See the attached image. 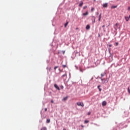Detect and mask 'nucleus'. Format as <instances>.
I'll return each instance as SVG.
<instances>
[{"mask_svg":"<svg viewBox=\"0 0 130 130\" xmlns=\"http://www.w3.org/2000/svg\"><path fill=\"white\" fill-rule=\"evenodd\" d=\"M118 26V23H116L115 25V26H114V28L116 30V29H117V26Z\"/></svg>","mask_w":130,"mask_h":130,"instance_id":"nucleus-8","label":"nucleus"},{"mask_svg":"<svg viewBox=\"0 0 130 130\" xmlns=\"http://www.w3.org/2000/svg\"><path fill=\"white\" fill-rule=\"evenodd\" d=\"M87 9V6H84V7H83V10H85V9Z\"/></svg>","mask_w":130,"mask_h":130,"instance_id":"nucleus-23","label":"nucleus"},{"mask_svg":"<svg viewBox=\"0 0 130 130\" xmlns=\"http://www.w3.org/2000/svg\"><path fill=\"white\" fill-rule=\"evenodd\" d=\"M62 68H63V69H65V68H67V65H62Z\"/></svg>","mask_w":130,"mask_h":130,"instance_id":"nucleus-20","label":"nucleus"},{"mask_svg":"<svg viewBox=\"0 0 130 130\" xmlns=\"http://www.w3.org/2000/svg\"><path fill=\"white\" fill-rule=\"evenodd\" d=\"M125 19L127 22L129 20V18L128 17H125Z\"/></svg>","mask_w":130,"mask_h":130,"instance_id":"nucleus-10","label":"nucleus"},{"mask_svg":"<svg viewBox=\"0 0 130 130\" xmlns=\"http://www.w3.org/2000/svg\"><path fill=\"white\" fill-rule=\"evenodd\" d=\"M88 11H87L85 13H83V16H88Z\"/></svg>","mask_w":130,"mask_h":130,"instance_id":"nucleus-6","label":"nucleus"},{"mask_svg":"<svg viewBox=\"0 0 130 130\" xmlns=\"http://www.w3.org/2000/svg\"><path fill=\"white\" fill-rule=\"evenodd\" d=\"M116 45L117 46V45H118V43H116Z\"/></svg>","mask_w":130,"mask_h":130,"instance_id":"nucleus-29","label":"nucleus"},{"mask_svg":"<svg viewBox=\"0 0 130 130\" xmlns=\"http://www.w3.org/2000/svg\"><path fill=\"white\" fill-rule=\"evenodd\" d=\"M111 46H112V45L110 44V45H109V47H111Z\"/></svg>","mask_w":130,"mask_h":130,"instance_id":"nucleus-30","label":"nucleus"},{"mask_svg":"<svg viewBox=\"0 0 130 130\" xmlns=\"http://www.w3.org/2000/svg\"><path fill=\"white\" fill-rule=\"evenodd\" d=\"M45 111H47V108L45 109Z\"/></svg>","mask_w":130,"mask_h":130,"instance_id":"nucleus-31","label":"nucleus"},{"mask_svg":"<svg viewBox=\"0 0 130 130\" xmlns=\"http://www.w3.org/2000/svg\"><path fill=\"white\" fill-rule=\"evenodd\" d=\"M63 130H67V129H66V128H63Z\"/></svg>","mask_w":130,"mask_h":130,"instance_id":"nucleus-36","label":"nucleus"},{"mask_svg":"<svg viewBox=\"0 0 130 130\" xmlns=\"http://www.w3.org/2000/svg\"><path fill=\"white\" fill-rule=\"evenodd\" d=\"M49 72H50L51 71V68H50L49 69Z\"/></svg>","mask_w":130,"mask_h":130,"instance_id":"nucleus-28","label":"nucleus"},{"mask_svg":"<svg viewBox=\"0 0 130 130\" xmlns=\"http://www.w3.org/2000/svg\"><path fill=\"white\" fill-rule=\"evenodd\" d=\"M127 89H128V93H129V94H130V89H129V87H128Z\"/></svg>","mask_w":130,"mask_h":130,"instance_id":"nucleus-21","label":"nucleus"},{"mask_svg":"<svg viewBox=\"0 0 130 130\" xmlns=\"http://www.w3.org/2000/svg\"><path fill=\"white\" fill-rule=\"evenodd\" d=\"M89 122V120H85L84 121V123H88Z\"/></svg>","mask_w":130,"mask_h":130,"instance_id":"nucleus-19","label":"nucleus"},{"mask_svg":"<svg viewBox=\"0 0 130 130\" xmlns=\"http://www.w3.org/2000/svg\"><path fill=\"white\" fill-rule=\"evenodd\" d=\"M58 68V66L55 67L54 68V71H56V69H57Z\"/></svg>","mask_w":130,"mask_h":130,"instance_id":"nucleus-18","label":"nucleus"},{"mask_svg":"<svg viewBox=\"0 0 130 130\" xmlns=\"http://www.w3.org/2000/svg\"><path fill=\"white\" fill-rule=\"evenodd\" d=\"M101 80L102 82H103V81H104V80H105V79L101 78Z\"/></svg>","mask_w":130,"mask_h":130,"instance_id":"nucleus-24","label":"nucleus"},{"mask_svg":"<svg viewBox=\"0 0 130 130\" xmlns=\"http://www.w3.org/2000/svg\"><path fill=\"white\" fill-rule=\"evenodd\" d=\"M63 101H66V100H68V96L63 98Z\"/></svg>","mask_w":130,"mask_h":130,"instance_id":"nucleus-13","label":"nucleus"},{"mask_svg":"<svg viewBox=\"0 0 130 130\" xmlns=\"http://www.w3.org/2000/svg\"><path fill=\"white\" fill-rule=\"evenodd\" d=\"M100 87H101V85H99L98 86V88L99 89L100 92H101V91H102V89L100 88Z\"/></svg>","mask_w":130,"mask_h":130,"instance_id":"nucleus-5","label":"nucleus"},{"mask_svg":"<svg viewBox=\"0 0 130 130\" xmlns=\"http://www.w3.org/2000/svg\"><path fill=\"white\" fill-rule=\"evenodd\" d=\"M91 114V112H89L88 113H87V115H90Z\"/></svg>","mask_w":130,"mask_h":130,"instance_id":"nucleus-22","label":"nucleus"},{"mask_svg":"<svg viewBox=\"0 0 130 130\" xmlns=\"http://www.w3.org/2000/svg\"><path fill=\"white\" fill-rule=\"evenodd\" d=\"M104 27H105V25H103V26H102V28H104Z\"/></svg>","mask_w":130,"mask_h":130,"instance_id":"nucleus-33","label":"nucleus"},{"mask_svg":"<svg viewBox=\"0 0 130 130\" xmlns=\"http://www.w3.org/2000/svg\"><path fill=\"white\" fill-rule=\"evenodd\" d=\"M127 10H128V11H130V7H128Z\"/></svg>","mask_w":130,"mask_h":130,"instance_id":"nucleus-26","label":"nucleus"},{"mask_svg":"<svg viewBox=\"0 0 130 130\" xmlns=\"http://www.w3.org/2000/svg\"><path fill=\"white\" fill-rule=\"evenodd\" d=\"M83 2H81L80 3V4H79V6L80 7H82V6H83Z\"/></svg>","mask_w":130,"mask_h":130,"instance_id":"nucleus-14","label":"nucleus"},{"mask_svg":"<svg viewBox=\"0 0 130 130\" xmlns=\"http://www.w3.org/2000/svg\"><path fill=\"white\" fill-rule=\"evenodd\" d=\"M101 76L102 77H104V74H101Z\"/></svg>","mask_w":130,"mask_h":130,"instance_id":"nucleus-32","label":"nucleus"},{"mask_svg":"<svg viewBox=\"0 0 130 130\" xmlns=\"http://www.w3.org/2000/svg\"><path fill=\"white\" fill-rule=\"evenodd\" d=\"M60 88H61V89H63V86H62V85H61V86H60Z\"/></svg>","mask_w":130,"mask_h":130,"instance_id":"nucleus-25","label":"nucleus"},{"mask_svg":"<svg viewBox=\"0 0 130 130\" xmlns=\"http://www.w3.org/2000/svg\"><path fill=\"white\" fill-rule=\"evenodd\" d=\"M50 122V119H47V123H49Z\"/></svg>","mask_w":130,"mask_h":130,"instance_id":"nucleus-17","label":"nucleus"},{"mask_svg":"<svg viewBox=\"0 0 130 130\" xmlns=\"http://www.w3.org/2000/svg\"><path fill=\"white\" fill-rule=\"evenodd\" d=\"M61 77L62 78H64V77H67V73H65L64 74H63Z\"/></svg>","mask_w":130,"mask_h":130,"instance_id":"nucleus-16","label":"nucleus"},{"mask_svg":"<svg viewBox=\"0 0 130 130\" xmlns=\"http://www.w3.org/2000/svg\"><path fill=\"white\" fill-rule=\"evenodd\" d=\"M81 72H83L82 70H81Z\"/></svg>","mask_w":130,"mask_h":130,"instance_id":"nucleus-38","label":"nucleus"},{"mask_svg":"<svg viewBox=\"0 0 130 130\" xmlns=\"http://www.w3.org/2000/svg\"><path fill=\"white\" fill-rule=\"evenodd\" d=\"M128 18H130V15L129 16V17Z\"/></svg>","mask_w":130,"mask_h":130,"instance_id":"nucleus-37","label":"nucleus"},{"mask_svg":"<svg viewBox=\"0 0 130 130\" xmlns=\"http://www.w3.org/2000/svg\"><path fill=\"white\" fill-rule=\"evenodd\" d=\"M94 23H95V18L94 17V20H93Z\"/></svg>","mask_w":130,"mask_h":130,"instance_id":"nucleus-35","label":"nucleus"},{"mask_svg":"<svg viewBox=\"0 0 130 130\" xmlns=\"http://www.w3.org/2000/svg\"><path fill=\"white\" fill-rule=\"evenodd\" d=\"M77 105L78 106H81L82 107H84V103L81 102L77 103Z\"/></svg>","mask_w":130,"mask_h":130,"instance_id":"nucleus-1","label":"nucleus"},{"mask_svg":"<svg viewBox=\"0 0 130 130\" xmlns=\"http://www.w3.org/2000/svg\"><path fill=\"white\" fill-rule=\"evenodd\" d=\"M103 8H107L108 7V4L105 3L103 5Z\"/></svg>","mask_w":130,"mask_h":130,"instance_id":"nucleus-3","label":"nucleus"},{"mask_svg":"<svg viewBox=\"0 0 130 130\" xmlns=\"http://www.w3.org/2000/svg\"><path fill=\"white\" fill-rule=\"evenodd\" d=\"M86 30H89L90 29V26L89 25H87L86 27Z\"/></svg>","mask_w":130,"mask_h":130,"instance_id":"nucleus-11","label":"nucleus"},{"mask_svg":"<svg viewBox=\"0 0 130 130\" xmlns=\"http://www.w3.org/2000/svg\"><path fill=\"white\" fill-rule=\"evenodd\" d=\"M54 87L55 88L57 89V90H58V91L60 90V89L59 88V87H58V85H57V84H54Z\"/></svg>","mask_w":130,"mask_h":130,"instance_id":"nucleus-2","label":"nucleus"},{"mask_svg":"<svg viewBox=\"0 0 130 130\" xmlns=\"http://www.w3.org/2000/svg\"><path fill=\"white\" fill-rule=\"evenodd\" d=\"M116 8H117V6H111V9H116Z\"/></svg>","mask_w":130,"mask_h":130,"instance_id":"nucleus-12","label":"nucleus"},{"mask_svg":"<svg viewBox=\"0 0 130 130\" xmlns=\"http://www.w3.org/2000/svg\"><path fill=\"white\" fill-rule=\"evenodd\" d=\"M69 25V21H67L65 24H64V27L67 28V26Z\"/></svg>","mask_w":130,"mask_h":130,"instance_id":"nucleus-7","label":"nucleus"},{"mask_svg":"<svg viewBox=\"0 0 130 130\" xmlns=\"http://www.w3.org/2000/svg\"><path fill=\"white\" fill-rule=\"evenodd\" d=\"M100 21H101V14L99 16V21L100 22Z\"/></svg>","mask_w":130,"mask_h":130,"instance_id":"nucleus-9","label":"nucleus"},{"mask_svg":"<svg viewBox=\"0 0 130 130\" xmlns=\"http://www.w3.org/2000/svg\"><path fill=\"white\" fill-rule=\"evenodd\" d=\"M106 104H107V103H106V101H104L102 103L103 106H106Z\"/></svg>","mask_w":130,"mask_h":130,"instance_id":"nucleus-4","label":"nucleus"},{"mask_svg":"<svg viewBox=\"0 0 130 130\" xmlns=\"http://www.w3.org/2000/svg\"><path fill=\"white\" fill-rule=\"evenodd\" d=\"M51 103H53V100H52L51 101Z\"/></svg>","mask_w":130,"mask_h":130,"instance_id":"nucleus-34","label":"nucleus"},{"mask_svg":"<svg viewBox=\"0 0 130 130\" xmlns=\"http://www.w3.org/2000/svg\"><path fill=\"white\" fill-rule=\"evenodd\" d=\"M94 11V8H91V12H93Z\"/></svg>","mask_w":130,"mask_h":130,"instance_id":"nucleus-27","label":"nucleus"},{"mask_svg":"<svg viewBox=\"0 0 130 130\" xmlns=\"http://www.w3.org/2000/svg\"><path fill=\"white\" fill-rule=\"evenodd\" d=\"M41 130H47L46 127H43Z\"/></svg>","mask_w":130,"mask_h":130,"instance_id":"nucleus-15","label":"nucleus"}]
</instances>
